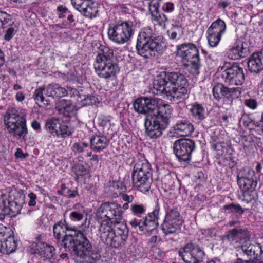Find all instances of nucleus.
Segmentation results:
<instances>
[{
  "label": "nucleus",
  "mask_w": 263,
  "mask_h": 263,
  "mask_svg": "<svg viewBox=\"0 0 263 263\" xmlns=\"http://www.w3.org/2000/svg\"><path fill=\"white\" fill-rule=\"evenodd\" d=\"M167 34L171 40H178L183 35V30L181 27H174L167 31Z\"/></svg>",
  "instance_id": "79ce46f5"
},
{
  "label": "nucleus",
  "mask_w": 263,
  "mask_h": 263,
  "mask_svg": "<svg viewBox=\"0 0 263 263\" xmlns=\"http://www.w3.org/2000/svg\"><path fill=\"white\" fill-rule=\"evenodd\" d=\"M171 89L173 101L185 99L189 92L188 81L185 76L179 72H164Z\"/></svg>",
  "instance_id": "6e6552de"
},
{
  "label": "nucleus",
  "mask_w": 263,
  "mask_h": 263,
  "mask_svg": "<svg viewBox=\"0 0 263 263\" xmlns=\"http://www.w3.org/2000/svg\"><path fill=\"white\" fill-rule=\"evenodd\" d=\"M28 197L29 198L28 205L30 206H34L36 203V195L34 193L31 192L28 195Z\"/></svg>",
  "instance_id": "603ef678"
},
{
  "label": "nucleus",
  "mask_w": 263,
  "mask_h": 263,
  "mask_svg": "<svg viewBox=\"0 0 263 263\" xmlns=\"http://www.w3.org/2000/svg\"><path fill=\"white\" fill-rule=\"evenodd\" d=\"M13 233L10 228L0 224V252L2 253L10 254L15 252L18 241Z\"/></svg>",
  "instance_id": "ddd939ff"
},
{
  "label": "nucleus",
  "mask_w": 263,
  "mask_h": 263,
  "mask_svg": "<svg viewBox=\"0 0 263 263\" xmlns=\"http://www.w3.org/2000/svg\"><path fill=\"white\" fill-rule=\"evenodd\" d=\"M161 1L151 0L148 4L149 11L151 14L152 20L156 22L160 25L168 21L166 15L161 14L159 11Z\"/></svg>",
  "instance_id": "4be33fe9"
},
{
  "label": "nucleus",
  "mask_w": 263,
  "mask_h": 263,
  "mask_svg": "<svg viewBox=\"0 0 263 263\" xmlns=\"http://www.w3.org/2000/svg\"><path fill=\"white\" fill-rule=\"evenodd\" d=\"M243 234H246V232L242 229H234L223 236L222 241L223 242H229L230 243L237 242L238 239L241 238Z\"/></svg>",
  "instance_id": "7c9ffc66"
},
{
  "label": "nucleus",
  "mask_w": 263,
  "mask_h": 263,
  "mask_svg": "<svg viewBox=\"0 0 263 263\" xmlns=\"http://www.w3.org/2000/svg\"><path fill=\"white\" fill-rule=\"evenodd\" d=\"M134 186L145 193L150 190L152 183V173L150 164L145 159L138 161L134 166L132 174Z\"/></svg>",
  "instance_id": "423d86ee"
},
{
  "label": "nucleus",
  "mask_w": 263,
  "mask_h": 263,
  "mask_svg": "<svg viewBox=\"0 0 263 263\" xmlns=\"http://www.w3.org/2000/svg\"><path fill=\"white\" fill-rule=\"evenodd\" d=\"M178 53L184 60L190 63V71L194 75L199 74L201 67L199 51L192 43H183L177 47Z\"/></svg>",
  "instance_id": "1a4fd4ad"
},
{
  "label": "nucleus",
  "mask_w": 263,
  "mask_h": 263,
  "mask_svg": "<svg viewBox=\"0 0 263 263\" xmlns=\"http://www.w3.org/2000/svg\"><path fill=\"white\" fill-rule=\"evenodd\" d=\"M130 210L133 215L137 217L141 218L143 216L145 215L147 209L146 205L144 204L134 203L131 204Z\"/></svg>",
  "instance_id": "473e14b6"
},
{
  "label": "nucleus",
  "mask_w": 263,
  "mask_h": 263,
  "mask_svg": "<svg viewBox=\"0 0 263 263\" xmlns=\"http://www.w3.org/2000/svg\"><path fill=\"white\" fill-rule=\"evenodd\" d=\"M241 89L239 87L229 88L224 86L222 96L227 99L238 97L241 92Z\"/></svg>",
  "instance_id": "4c0bfd02"
},
{
  "label": "nucleus",
  "mask_w": 263,
  "mask_h": 263,
  "mask_svg": "<svg viewBox=\"0 0 263 263\" xmlns=\"http://www.w3.org/2000/svg\"><path fill=\"white\" fill-rule=\"evenodd\" d=\"M261 55V53H254L249 58L247 64L250 72L259 73L263 70Z\"/></svg>",
  "instance_id": "bb28decb"
},
{
  "label": "nucleus",
  "mask_w": 263,
  "mask_h": 263,
  "mask_svg": "<svg viewBox=\"0 0 263 263\" xmlns=\"http://www.w3.org/2000/svg\"><path fill=\"white\" fill-rule=\"evenodd\" d=\"M90 160L91 161H94L96 162V164H97L98 163V161H99V159H98V155H93L92 157L90 159Z\"/></svg>",
  "instance_id": "338daca9"
},
{
  "label": "nucleus",
  "mask_w": 263,
  "mask_h": 263,
  "mask_svg": "<svg viewBox=\"0 0 263 263\" xmlns=\"http://www.w3.org/2000/svg\"><path fill=\"white\" fill-rule=\"evenodd\" d=\"M222 81L229 85H241L245 82L243 68L238 64H234L221 72Z\"/></svg>",
  "instance_id": "dca6fc26"
},
{
  "label": "nucleus",
  "mask_w": 263,
  "mask_h": 263,
  "mask_svg": "<svg viewBox=\"0 0 263 263\" xmlns=\"http://www.w3.org/2000/svg\"><path fill=\"white\" fill-rule=\"evenodd\" d=\"M55 84H49L46 87H43L44 95L48 97H55Z\"/></svg>",
  "instance_id": "a18cd8bd"
},
{
  "label": "nucleus",
  "mask_w": 263,
  "mask_h": 263,
  "mask_svg": "<svg viewBox=\"0 0 263 263\" xmlns=\"http://www.w3.org/2000/svg\"><path fill=\"white\" fill-rule=\"evenodd\" d=\"M122 198L123 201L127 202V203H132L134 198L132 195H128L127 194H123Z\"/></svg>",
  "instance_id": "13d9d810"
},
{
  "label": "nucleus",
  "mask_w": 263,
  "mask_h": 263,
  "mask_svg": "<svg viewBox=\"0 0 263 263\" xmlns=\"http://www.w3.org/2000/svg\"><path fill=\"white\" fill-rule=\"evenodd\" d=\"M72 148L74 151H76L79 153H81L84 152V150L82 147L81 144L80 143H74L73 144Z\"/></svg>",
  "instance_id": "4d7b16f0"
},
{
  "label": "nucleus",
  "mask_w": 263,
  "mask_h": 263,
  "mask_svg": "<svg viewBox=\"0 0 263 263\" xmlns=\"http://www.w3.org/2000/svg\"><path fill=\"white\" fill-rule=\"evenodd\" d=\"M25 197L19 195L14 199H3L0 203V210L4 215H11V216L20 213L22 205L24 203Z\"/></svg>",
  "instance_id": "aec40b11"
},
{
  "label": "nucleus",
  "mask_w": 263,
  "mask_h": 263,
  "mask_svg": "<svg viewBox=\"0 0 263 263\" xmlns=\"http://www.w3.org/2000/svg\"><path fill=\"white\" fill-rule=\"evenodd\" d=\"M55 97L61 98L68 95L67 88H65L60 86L59 84H55Z\"/></svg>",
  "instance_id": "de8ad7c7"
},
{
  "label": "nucleus",
  "mask_w": 263,
  "mask_h": 263,
  "mask_svg": "<svg viewBox=\"0 0 263 263\" xmlns=\"http://www.w3.org/2000/svg\"><path fill=\"white\" fill-rule=\"evenodd\" d=\"M178 253L185 263H200L204 256V252L199 245L192 242L180 248Z\"/></svg>",
  "instance_id": "4468645a"
},
{
  "label": "nucleus",
  "mask_w": 263,
  "mask_h": 263,
  "mask_svg": "<svg viewBox=\"0 0 263 263\" xmlns=\"http://www.w3.org/2000/svg\"><path fill=\"white\" fill-rule=\"evenodd\" d=\"M128 232L126 223L124 225H120V227L114 230L106 238L103 239L102 241L107 245L115 248L122 247L127 240Z\"/></svg>",
  "instance_id": "f3484780"
},
{
  "label": "nucleus",
  "mask_w": 263,
  "mask_h": 263,
  "mask_svg": "<svg viewBox=\"0 0 263 263\" xmlns=\"http://www.w3.org/2000/svg\"><path fill=\"white\" fill-rule=\"evenodd\" d=\"M78 195V192L77 190H68L67 192V194L66 195V196H67V197L70 198H74Z\"/></svg>",
  "instance_id": "bf43d9fd"
},
{
  "label": "nucleus",
  "mask_w": 263,
  "mask_h": 263,
  "mask_svg": "<svg viewBox=\"0 0 263 263\" xmlns=\"http://www.w3.org/2000/svg\"><path fill=\"white\" fill-rule=\"evenodd\" d=\"M241 121L243 125L250 130H254L255 127H260V122L256 121L254 119L247 114H244L242 116Z\"/></svg>",
  "instance_id": "f704fd0d"
},
{
  "label": "nucleus",
  "mask_w": 263,
  "mask_h": 263,
  "mask_svg": "<svg viewBox=\"0 0 263 263\" xmlns=\"http://www.w3.org/2000/svg\"><path fill=\"white\" fill-rule=\"evenodd\" d=\"M245 104L248 107L254 109L257 107V103L255 100L250 99L245 101Z\"/></svg>",
  "instance_id": "864d4df0"
},
{
  "label": "nucleus",
  "mask_w": 263,
  "mask_h": 263,
  "mask_svg": "<svg viewBox=\"0 0 263 263\" xmlns=\"http://www.w3.org/2000/svg\"><path fill=\"white\" fill-rule=\"evenodd\" d=\"M167 81L164 72H162L156 79L154 80L152 90L153 92L157 95H166L168 97H170V100L172 101L173 100L172 92L169 86L167 85Z\"/></svg>",
  "instance_id": "412c9836"
},
{
  "label": "nucleus",
  "mask_w": 263,
  "mask_h": 263,
  "mask_svg": "<svg viewBox=\"0 0 263 263\" xmlns=\"http://www.w3.org/2000/svg\"><path fill=\"white\" fill-rule=\"evenodd\" d=\"M190 112L194 120L200 122L205 119V110L202 104L195 102L190 104Z\"/></svg>",
  "instance_id": "c756f323"
},
{
  "label": "nucleus",
  "mask_w": 263,
  "mask_h": 263,
  "mask_svg": "<svg viewBox=\"0 0 263 263\" xmlns=\"http://www.w3.org/2000/svg\"><path fill=\"white\" fill-rule=\"evenodd\" d=\"M195 148V142L190 139H179L174 143V153L180 161H190Z\"/></svg>",
  "instance_id": "2eb2a0df"
},
{
  "label": "nucleus",
  "mask_w": 263,
  "mask_h": 263,
  "mask_svg": "<svg viewBox=\"0 0 263 263\" xmlns=\"http://www.w3.org/2000/svg\"><path fill=\"white\" fill-rule=\"evenodd\" d=\"M160 206L157 204L152 212L145 214V216L139 219L134 218L129 222L134 228H138L141 232H149L154 230L158 226Z\"/></svg>",
  "instance_id": "f8f14e48"
},
{
  "label": "nucleus",
  "mask_w": 263,
  "mask_h": 263,
  "mask_svg": "<svg viewBox=\"0 0 263 263\" xmlns=\"http://www.w3.org/2000/svg\"><path fill=\"white\" fill-rule=\"evenodd\" d=\"M93 65L97 74L100 78L108 79L113 78L120 71L114 59L112 49L105 46H101Z\"/></svg>",
  "instance_id": "39448f33"
},
{
  "label": "nucleus",
  "mask_w": 263,
  "mask_h": 263,
  "mask_svg": "<svg viewBox=\"0 0 263 263\" xmlns=\"http://www.w3.org/2000/svg\"><path fill=\"white\" fill-rule=\"evenodd\" d=\"M99 224V232L102 240L114 230L125 223L123 221V211L116 202H105L98 209L96 214Z\"/></svg>",
  "instance_id": "7ed1b4c3"
},
{
  "label": "nucleus",
  "mask_w": 263,
  "mask_h": 263,
  "mask_svg": "<svg viewBox=\"0 0 263 263\" xmlns=\"http://www.w3.org/2000/svg\"><path fill=\"white\" fill-rule=\"evenodd\" d=\"M15 99L18 102H21L25 99V95L22 92H18L15 95Z\"/></svg>",
  "instance_id": "052dcab7"
},
{
  "label": "nucleus",
  "mask_w": 263,
  "mask_h": 263,
  "mask_svg": "<svg viewBox=\"0 0 263 263\" xmlns=\"http://www.w3.org/2000/svg\"><path fill=\"white\" fill-rule=\"evenodd\" d=\"M69 217L73 221H79L83 219L84 215L77 211H73L70 213Z\"/></svg>",
  "instance_id": "09e8293b"
},
{
  "label": "nucleus",
  "mask_w": 263,
  "mask_h": 263,
  "mask_svg": "<svg viewBox=\"0 0 263 263\" xmlns=\"http://www.w3.org/2000/svg\"><path fill=\"white\" fill-rule=\"evenodd\" d=\"M53 232L57 240L62 239L61 245L65 251L79 257L82 259V263H96L100 259V252L92 248L86 236L83 232L68 227L65 220L54 224Z\"/></svg>",
  "instance_id": "f257e3e1"
},
{
  "label": "nucleus",
  "mask_w": 263,
  "mask_h": 263,
  "mask_svg": "<svg viewBox=\"0 0 263 263\" xmlns=\"http://www.w3.org/2000/svg\"><path fill=\"white\" fill-rule=\"evenodd\" d=\"M71 4L86 18L92 19L97 16L98 7L92 0H71Z\"/></svg>",
  "instance_id": "6ab92c4d"
},
{
  "label": "nucleus",
  "mask_w": 263,
  "mask_h": 263,
  "mask_svg": "<svg viewBox=\"0 0 263 263\" xmlns=\"http://www.w3.org/2000/svg\"><path fill=\"white\" fill-rule=\"evenodd\" d=\"M237 182L239 187L245 192L253 190L257 185V181L254 180V178L245 180H239Z\"/></svg>",
  "instance_id": "c9c22d12"
},
{
  "label": "nucleus",
  "mask_w": 263,
  "mask_h": 263,
  "mask_svg": "<svg viewBox=\"0 0 263 263\" xmlns=\"http://www.w3.org/2000/svg\"><path fill=\"white\" fill-rule=\"evenodd\" d=\"M223 209L225 211H227L228 213H233L235 215L236 217L240 218L245 211L239 204H235L231 203L224 205Z\"/></svg>",
  "instance_id": "72a5a7b5"
},
{
  "label": "nucleus",
  "mask_w": 263,
  "mask_h": 263,
  "mask_svg": "<svg viewBox=\"0 0 263 263\" xmlns=\"http://www.w3.org/2000/svg\"><path fill=\"white\" fill-rule=\"evenodd\" d=\"M41 245H42L43 247L41 248L40 249H36L34 251V253L39 254L45 260H50L53 258L55 254V248L54 247L49 245L46 243L40 242L35 243V246L40 247Z\"/></svg>",
  "instance_id": "c85d7f7f"
},
{
  "label": "nucleus",
  "mask_w": 263,
  "mask_h": 263,
  "mask_svg": "<svg viewBox=\"0 0 263 263\" xmlns=\"http://www.w3.org/2000/svg\"><path fill=\"white\" fill-rule=\"evenodd\" d=\"M240 248L245 254L254 259L257 258L263 252L259 244L252 243L249 240H245Z\"/></svg>",
  "instance_id": "5701e85b"
},
{
  "label": "nucleus",
  "mask_w": 263,
  "mask_h": 263,
  "mask_svg": "<svg viewBox=\"0 0 263 263\" xmlns=\"http://www.w3.org/2000/svg\"><path fill=\"white\" fill-rule=\"evenodd\" d=\"M15 156L16 158H25L28 156V155L27 154H24L21 148H18L15 152Z\"/></svg>",
  "instance_id": "6e6d98bb"
},
{
  "label": "nucleus",
  "mask_w": 263,
  "mask_h": 263,
  "mask_svg": "<svg viewBox=\"0 0 263 263\" xmlns=\"http://www.w3.org/2000/svg\"><path fill=\"white\" fill-rule=\"evenodd\" d=\"M249 49L243 43H236L230 46L228 52V58L232 60H238L248 55Z\"/></svg>",
  "instance_id": "b1692460"
},
{
  "label": "nucleus",
  "mask_w": 263,
  "mask_h": 263,
  "mask_svg": "<svg viewBox=\"0 0 263 263\" xmlns=\"http://www.w3.org/2000/svg\"><path fill=\"white\" fill-rule=\"evenodd\" d=\"M133 23L132 21L118 22L108 29L109 39L118 44L126 43L132 36Z\"/></svg>",
  "instance_id": "9d476101"
},
{
  "label": "nucleus",
  "mask_w": 263,
  "mask_h": 263,
  "mask_svg": "<svg viewBox=\"0 0 263 263\" xmlns=\"http://www.w3.org/2000/svg\"><path fill=\"white\" fill-rule=\"evenodd\" d=\"M4 122L8 133L14 136L24 138L28 134L26 118L14 108L8 109L4 116Z\"/></svg>",
  "instance_id": "0eeeda50"
},
{
  "label": "nucleus",
  "mask_w": 263,
  "mask_h": 263,
  "mask_svg": "<svg viewBox=\"0 0 263 263\" xmlns=\"http://www.w3.org/2000/svg\"><path fill=\"white\" fill-rule=\"evenodd\" d=\"M44 90L43 87H40L35 90L33 93V98L36 103H43L44 105H48L49 102L48 100L45 99L44 96Z\"/></svg>",
  "instance_id": "58836bf2"
},
{
  "label": "nucleus",
  "mask_w": 263,
  "mask_h": 263,
  "mask_svg": "<svg viewBox=\"0 0 263 263\" xmlns=\"http://www.w3.org/2000/svg\"><path fill=\"white\" fill-rule=\"evenodd\" d=\"M75 171L77 175L83 176L87 174L88 170L82 164H77L75 166Z\"/></svg>",
  "instance_id": "8fccbe9b"
},
{
  "label": "nucleus",
  "mask_w": 263,
  "mask_h": 263,
  "mask_svg": "<svg viewBox=\"0 0 263 263\" xmlns=\"http://www.w3.org/2000/svg\"><path fill=\"white\" fill-rule=\"evenodd\" d=\"M255 172L252 168L250 167H245L238 171L237 176V181L253 178Z\"/></svg>",
  "instance_id": "e433bc0d"
},
{
  "label": "nucleus",
  "mask_w": 263,
  "mask_h": 263,
  "mask_svg": "<svg viewBox=\"0 0 263 263\" xmlns=\"http://www.w3.org/2000/svg\"><path fill=\"white\" fill-rule=\"evenodd\" d=\"M17 27L15 25L14 22H12V24L10 25V26L9 28L6 30V33L4 35V40L9 41L13 37L15 33L17 31V30L15 29Z\"/></svg>",
  "instance_id": "c03bdc74"
},
{
  "label": "nucleus",
  "mask_w": 263,
  "mask_h": 263,
  "mask_svg": "<svg viewBox=\"0 0 263 263\" xmlns=\"http://www.w3.org/2000/svg\"><path fill=\"white\" fill-rule=\"evenodd\" d=\"M230 5V2L228 1H221L219 2L218 4V6L219 8H222L223 9L226 8L229 5Z\"/></svg>",
  "instance_id": "680f3d73"
},
{
  "label": "nucleus",
  "mask_w": 263,
  "mask_h": 263,
  "mask_svg": "<svg viewBox=\"0 0 263 263\" xmlns=\"http://www.w3.org/2000/svg\"><path fill=\"white\" fill-rule=\"evenodd\" d=\"M165 215L161 229L165 235L176 233L181 227L184 220L177 208H165Z\"/></svg>",
  "instance_id": "9b49d317"
},
{
  "label": "nucleus",
  "mask_w": 263,
  "mask_h": 263,
  "mask_svg": "<svg viewBox=\"0 0 263 263\" xmlns=\"http://www.w3.org/2000/svg\"><path fill=\"white\" fill-rule=\"evenodd\" d=\"M67 90H68V95L69 94L71 97L78 96V98L81 99L82 95H80L79 91L76 89L72 88L70 86H67Z\"/></svg>",
  "instance_id": "5fc2aeb1"
},
{
  "label": "nucleus",
  "mask_w": 263,
  "mask_h": 263,
  "mask_svg": "<svg viewBox=\"0 0 263 263\" xmlns=\"http://www.w3.org/2000/svg\"><path fill=\"white\" fill-rule=\"evenodd\" d=\"M5 63L4 54L3 52H0V68L4 65Z\"/></svg>",
  "instance_id": "0e129e2a"
},
{
  "label": "nucleus",
  "mask_w": 263,
  "mask_h": 263,
  "mask_svg": "<svg viewBox=\"0 0 263 263\" xmlns=\"http://www.w3.org/2000/svg\"><path fill=\"white\" fill-rule=\"evenodd\" d=\"M55 109L60 114H63L65 117H69L70 114L74 112L75 105L71 100L62 99L57 103Z\"/></svg>",
  "instance_id": "cd10ccee"
},
{
  "label": "nucleus",
  "mask_w": 263,
  "mask_h": 263,
  "mask_svg": "<svg viewBox=\"0 0 263 263\" xmlns=\"http://www.w3.org/2000/svg\"><path fill=\"white\" fill-rule=\"evenodd\" d=\"M226 30L225 22L218 18L213 22L207 30V39L209 45L212 47H216Z\"/></svg>",
  "instance_id": "a211bd4d"
},
{
  "label": "nucleus",
  "mask_w": 263,
  "mask_h": 263,
  "mask_svg": "<svg viewBox=\"0 0 263 263\" xmlns=\"http://www.w3.org/2000/svg\"><path fill=\"white\" fill-rule=\"evenodd\" d=\"M57 10L59 12L65 13L67 11V9L65 7H64L63 5H60L58 7Z\"/></svg>",
  "instance_id": "69168bd1"
},
{
  "label": "nucleus",
  "mask_w": 263,
  "mask_h": 263,
  "mask_svg": "<svg viewBox=\"0 0 263 263\" xmlns=\"http://www.w3.org/2000/svg\"><path fill=\"white\" fill-rule=\"evenodd\" d=\"M80 99L82 106L92 105L96 103L97 100L94 96L82 95H81V99Z\"/></svg>",
  "instance_id": "37998d69"
},
{
  "label": "nucleus",
  "mask_w": 263,
  "mask_h": 263,
  "mask_svg": "<svg viewBox=\"0 0 263 263\" xmlns=\"http://www.w3.org/2000/svg\"><path fill=\"white\" fill-rule=\"evenodd\" d=\"M162 9L166 13L172 12L174 10V5L172 2L164 3L162 6Z\"/></svg>",
  "instance_id": "3c124183"
},
{
  "label": "nucleus",
  "mask_w": 263,
  "mask_h": 263,
  "mask_svg": "<svg viewBox=\"0 0 263 263\" xmlns=\"http://www.w3.org/2000/svg\"><path fill=\"white\" fill-rule=\"evenodd\" d=\"M31 126L35 130L39 129L41 127L40 123L36 120H34L32 122Z\"/></svg>",
  "instance_id": "e2e57ef3"
},
{
  "label": "nucleus",
  "mask_w": 263,
  "mask_h": 263,
  "mask_svg": "<svg viewBox=\"0 0 263 263\" xmlns=\"http://www.w3.org/2000/svg\"><path fill=\"white\" fill-rule=\"evenodd\" d=\"M259 122H260V127H261V129H260V130L261 132H262L263 133V112H262V115H261V119L258 121Z\"/></svg>",
  "instance_id": "774afa93"
},
{
  "label": "nucleus",
  "mask_w": 263,
  "mask_h": 263,
  "mask_svg": "<svg viewBox=\"0 0 263 263\" xmlns=\"http://www.w3.org/2000/svg\"><path fill=\"white\" fill-rule=\"evenodd\" d=\"M12 19L11 16L5 11L0 10V26H3Z\"/></svg>",
  "instance_id": "49530a36"
},
{
  "label": "nucleus",
  "mask_w": 263,
  "mask_h": 263,
  "mask_svg": "<svg viewBox=\"0 0 263 263\" xmlns=\"http://www.w3.org/2000/svg\"><path fill=\"white\" fill-rule=\"evenodd\" d=\"M224 85L221 83L215 84L212 89L213 96L214 98L217 101H219L222 98L223 92L224 88Z\"/></svg>",
  "instance_id": "a19ab883"
},
{
  "label": "nucleus",
  "mask_w": 263,
  "mask_h": 263,
  "mask_svg": "<svg viewBox=\"0 0 263 263\" xmlns=\"http://www.w3.org/2000/svg\"><path fill=\"white\" fill-rule=\"evenodd\" d=\"M133 107L136 112L146 116L144 119L146 135L152 139L160 137L169 124L172 111L171 106L163 104L157 106L152 98L142 97L135 100Z\"/></svg>",
  "instance_id": "f03ea898"
},
{
  "label": "nucleus",
  "mask_w": 263,
  "mask_h": 263,
  "mask_svg": "<svg viewBox=\"0 0 263 263\" xmlns=\"http://www.w3.org/2000/svg\"><path fill=\"white\" fill-rule=\"evenodd\" d=\"M90 142L91 148L97 152H99L108 147L109 140L105 136L95 135L90 138Z\"/></svg>",
  "instance_id": "393cba45"
},
{
  "label": "nucleus",
  "mask_w": 263,
  "mask_h": 263,
  "mask_svg": "<svg viewBox=\"0 0 263 263\" xmlns=\"http://www.w3.org/2000/svg\"><path fill=\"white\" fill-rule=\"evenodd\" d=\"M174 130L181 136H187L194 130L193 124L186 119L179 120L173 126Z\"/></svg>",
  "instance_id": "a878e982"
},
{
  "label": "nucleus",
  "mask_w": 263,
  "mask_h": 263,
  "mask_svg": "<svg viewBox=\"0 0 263 263\" xmlns=\"http://www.w3.org/2000/svg\"><path fill=\"white\" fill-rule=\"evenodd\" d=\"M161 38L156 36L149 27L143 28L138 34L136 49L138 55L145 59H152L164 50Z\"/></svg>",
  "instance_id": "20e7f679"
},
{
  "label": "nucleus",
  "mask_w": 263,
  "mask_h": 263,
  "mask_svg": "<svg viewBox=\"0 0 263 263\" xmlns=\"http://www.w3.org/2000/svg\"><path fill=\"white\" fill-rule=\"evenodd\" d=\"M61 123L58 119L53 118L47 120L45 128L53 136H57L58 134Z\"/></svg>",
  "instance_id": "2f4dec72"
},
{
  "label": "nucleus",
  "mask_w": 263,
  "mask_h": 263,
  "mask_svg": "<svg viewBox=\"0 0 263 263\" xmlns=\"http://www.w3.org/2000/svg\"><path fill=\"white\" fill-rule=\"evenodd\" d=\"M59 128L57 137H61L62 138H65L71 135L74 130V128L72 126L64 123L61 124Z\"/></svg>",
  "instance_id": "ea45409f"
}]
</instances>
